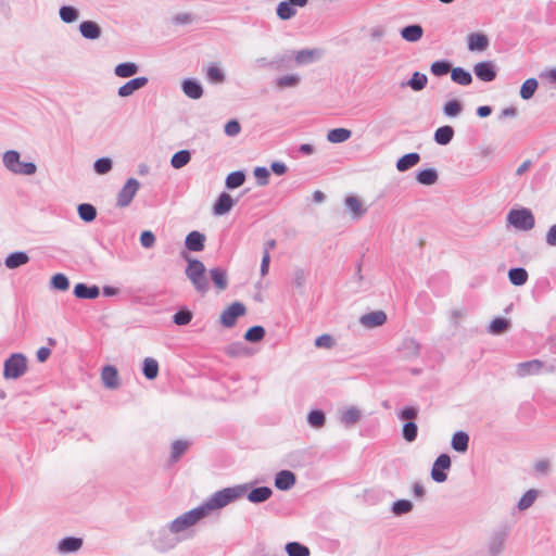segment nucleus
<instances>
[{
    "mask_svg": "<svg viewBox=\"0 0 556 556\" xmlns=\"http://www.w3.org/2000/svg\"><path fill=\"white\" fill-rule=\"evenodd\" d=\"M249 489V483L224 488L213 493L206 501L202 503V506L208 516L213 510L222 509L228 504L243 497Z\"/></svg>",
    "mask_w": 556,
    "mask_h": 556,
    "instance_id": "1",
    "label": "nucleus"
},
{
    "mask_svg": "<svg viewBox=\"0 0 556 556\" xmlns=\"http://www.w3.org/2000/svg\"><path fill=\"white\" fill-rule=\"evenodd\" d=\"M181 257L187 262L185 275L190 280L194 290L204 295L210 290V282L206 277V267L204 263L195 257H191L187 252H181Z\"/></svg>",
    "mask_w": 556,
    "mask_h": 556,
    "instance_id": "2",
    "label": "nucleus"
},
{
    "mask_svg": "<svg viewBox=\"0 0 556 556\" xmlns=\"http://www.w3.org/2000/svg\"><path fill=\"white\" fill-rule=\"evenodd\" d=\"M28 369V359L25 354L15 352L9 355L3 362V378L5 380H17Z\"/></svg>",
    "mask_w": 556,
    "mask_h": 556,
    "instance_id": "3",
    "label": "nucleus"
},
{
    "mask_svg": "<svg viewBox=\"0 0 556 556\" xmlns=\"http://www.w3.org/2000/svg\"><path fill=\"white\" fill-rule=\"evenodd\" d=\"M3 165L13 174L33 176L37 172V165L34 162L21 161V154L16 150H8L2 156Z\"/></svg>",
    "mask_w": 556,
    "mask_h": 556,
    "instance_id": "4",
    "label": "nucleus"
},
{
    "mask_svg": "<svg viewBox=\"0 0 556 556\" xmlns=\"http://www.w3.org/2000/svg\"><path fill=\"white\" fill-rule=\"evenodd\" d=\"M205 517H207V514L201 504L175 518L169 523L170 530L177 533L182 532Z\"/></svg>",
    "mask_w": 556,
    "mask_h": 556,
    "instance_id": "5",
    "label": "nucleus"
},
{
    "mask_svg": "<svg viewBox=\"0 0 556 556\" xmlns=\"http://www.w3.org/2000/svg\"><path fill=\"white\" fill-rule=\"evenodd\" d=\"M507 222L516 229L528 231L533 229L535 219L529 208L510 210L507 214Z\"/></svg>",
    "mask_w": 556,
    "mask_h": 556,
    "instance_id": "6",
    "label": "nucleus"
},
{
    "mask_svg": "<svg viewBox=\"0 0 556 556\" xmlns=\"http://www.w3.org/2000/svg\"><path fill=\"white\" fill-rule=\"evenodd\" d=\"M508 535L509 530L506 526H501L495 529L488 539V554L490 556H500L505 548V543L508 539Z\"/></svg>",
    "mask_w": 556,
    "mask_h": 556,
    "instance_id": "7",
    "label": "nucleus"
},
{
    "mask_svg": "<svg viewBox=\"0 0 556 556\" xmlns=\"http://www.w3.org/2000/svg\"><path fill=\"white\" fill-rule=\"evenodd\" d=\"M245 314V305L240 301H235L222 312L219 323L225 328H232L237 325L238 319Z\"/></svg>",
    "mask_w": 556,
    "mask_h": 556,
    "instance_id": "8",
    "label": "nucleus"
},
{
    "mask_svg": "<svg viewBox=\"0 0 556 556\" xmlns=\"http://www.w3.org/2000/svg\"><path fill=\"white\" fill-rule=\"evenodd\" d=\"M309 275V270H305L303 268H295L292 274V295L294 296L296 304H300V301L305 299Z\"/></svg>",
    "mask_w": 556,
    "mask_h": 556,
    "instance_id": "9",
    "label": "nucleus"
},
{
    "mask_svg": "<svg viewBox=\"0 0 556 556\" xmlns=\"http://www.w3.org/2000/svg\"><path fill=\"white\" fill-rule=\"evenodd\" d=\"M139 188L140 182L136 178L129 177L117 193L116 206L121 208L129 206Z\"/></svg>",
    "mask_w": 556,
    "mask_h": 556,
    "instance_id": "10",
    "label": "nucleus"
},
{
    "mask_svg": "<svg viewBox=\"0 0 556 556\" xmlns=\"http://www.w3.org/2000/svg\"><path fill=\"white\" fill-rule=\"evenodd\" d=\"M175 534H177V532L170 530V525L168 528H161L152 540L154 547L161 552L174 548L178 543V539Z\"/></svg>",
    "mask_w": 556,
    "mask_h": 556,
    "instance_id": "11",
    "label": "nucleus"
},
{
    "mask_svg": "<svg viewBox=\"0 0 556 556\" xmlns=\"http://www.w3.org/2000/svg\"><path fill=\"white\" fill-rule=\"evenodd\" d=\"M451 468V457L447 454H441L432 465L431 478L433 481L442 483L447 479L446 470Z\"/></svg>",
    "mask_w": 556,
    "mask_h": 556,
    "instance_id": "12",
    "label": "nucleus"
},
{
    "mask_svg": "<svg viewBox=\"0 0 556 556\" xmlns=\"http://www.w3.org/2000/svg\"><path fill=\"white\" fill-rule=\"evenodd\" d=\"M237 199H233L226 191L220 192L212 206V214L214 216H224L228 214L237 204Z\"/></svg>",
    "mask_w": 556,
    "mask_h": 556,
    "instance_id": "13",
    "label": "nucleus"
},
{
    "mask_svg": "<svg viewBox=\"0 0 556 556\" xmlns=\"http://www.w3.org/2000/svg\"><path fill=\"white\" fill-rule=\"evenodd\" d=\"M473 73L480 80L490 83L496 78V65L493 61H482L473 66Z\"/></svg>",
    "mask_w": 556,
    "mask_h": 556,
    "instance_id": "14",
    "label": "nucleus"
},
{
    "mask_svg": "<svg viewBox=\"0 0 556 556\" xmlns=\"http://www.w3.org/2000/svg\"><path fill=\"white\" fill-rule=\"evenodd\" d=\"M296 483V476L288 469L279 470L274 478L275 488L279 491H289Z\"/></svg>",
    "mask_w": 556,
    "mask_h": 556,
    "instance_id": "15",
    "label": "nucleus"
},
{
    "mask_svg": "<svg viewBox=\"0 0 556 556\" xmlns=\"http://www.w3.org/2000/svg\"><path fill=\"white\" fill-rule=\"evenodd\" d=\"M181 90L186 97L192 100L202 98L204 93L203 86L198 78L188 77L181 81Z\"/></svg>",
    "mask_w": 556,
    "mask_h": 556,
    "instance_id": "16",
    "label": "nucleus"
},
{
    "mask_svg": "<svg viewBox=\"0 0 556 556\" xmlns=\"http://www.w3.org/2000/svg\"><path fill=\"white\" fill-rule=\"evenodd\" d=\"M149 83V78L146 76H138L129 79L117 89V94L121 98H127L135 91L146 87Z\"/></svg>",
    "mask_w": 556,
    "mask_h": 556,
    "instance_id": "17",
    "label": "nucleus"
},
{
    "mask_svg": "<svg viewBox=\"0 0 556 556\" xmlns=\"http://www.w3.org/2000/svg\"><path fill=\"white\" fill-rule=\"evenodd\" d=\"M73 294L78 300H94L100 295V288L97 285L77 282L74 286Z\"/></svg>",
    "mask_w": 556,
    "mask_h": 556,
    "instance_id": "18",
    "label": "nucleus"
},
{
    "mask_svg": "<svg viewBox=\"0 0 556 556\" xmlns=\"http://www.w3.org/2000/svg\"><path fill=\"white\" fill-rule=\"evenodd\" d=\"M206 236L198 230L190 231L185 238V248L189 252H201L205 249Z\"/></svg>",
    "mask_w": 556,
    "mask_h": 556,
    "instance_id": "19",
    "label": "nucleus"
},
{
    "mask_svg": "<svg viewBox=\"0 0 556 556\" xmlns=\"http://www.w3.org/2000/svg\"><path fill=\"white\" fill-rule=\"evenodd\" d=\"M545 367V364L540 359H531L516 365V375L520 378L538 375Z\"/></svg>",
    "mask_w": 556,
    "mask_h": 556,
    "instance_id": "20",
    "label": "nucleus"
},
{
    "mask_svg": "<svg viewBox=\"0 0 556 556\" xmlns=\"http://www.w3.org/2000/svg\"><path fill=\"white\" fill-rule=\"evenodd\" d=\"M101 380L106 389H117L119 387V375L117 368L114 365H104L101 370Z\"/></svg>",
    "mask_w": 556,
    "mask_h": 556,
    "instance_id": "21",
    "label": "nucleus"
},
{
    "mask_svg": "<svg viewBox=\"0 0 556 556\" xmlns=\"http://www.w3.org/2000/svg\"><path fill=\"white\" fill-rule=\"evenodd\" d=\"M273 495V490L269 486L261 485V486H254L252 488L250 485V489L245 493V496L249 502L253 504H262L269 500Z\"/></svg>",
    "mask_w": 556,
    "mask_h": 556,
    "instance_id": "22",
    "label": "nucleus"
},
{
    "mask_svg": "<svg viewBox=\"0 0 556 556\" xmlns=\"http://www.w3.org/2000/svg\"><path fill=\"white\" fill-rule=\"evenodd\" d=\"M78 29L81 37L88 40H97L102 36L101 26L91 20L80 22Z\"/></svg>",
    "mask_w": 556,
    "mask_h": 556,
    "instance_id": "23",
    "label": "nucleus"
},
{
    "mask_svg": "<svg viewBox=\"0 0 556 556\" xmlns=\"http://www.w3.org/2000/svg\"><path fill=\"white\" fill-rule=\"evenodd\" d=\"M83 544L81 538L68 535L59 541L56 549L60 554H72L78 552Z\"/></svg>",
    "mask_w": 556,
    "mask_h": 556,
    "instance_id": "24",
    "label": "nucleus"
},
{
    "mask_svg": "<svg viewBox=\"0 0 556 556\" xmlns=\"http://www.w3.org/2000/svg\"><path fill=\"white\" fill-rule=\"evenodd\" d=\"M399 352L405 359L417 358L420 352V344L413 338L404 339L399 348Z\"/></svg>",
    "mask_w": 556,
    "mask_h": 556,
    "instance_id": "25",
    "label": "nucleus"
},
{
    "mask_svg": "<svg viewBox=\"0 0 556 556\" xmlns=\"http://www.w3.org/2000/svg\"><path fill=\"white\" fill-rule=\"evenodd\" d=\"M359 321L366 328L379 327L387 321V314L383 311L369 312L364 314Z\"/></svg>",
    "mask_w": 556,
    "mask_h": 556,
    "instance_id": "26",
    "label": "nucleus"
},
{
    "mask_svg": "<svg viewBox=\"0 0 556 556\" xmlns=\"http://www.w3.org/2000/svg\"><path fill=\"white\" fill-rule=\"evenodd\" d=\"M210 278L213 282V286L218 291H224L228 287V276L227 270L220 266L213 267L208 270Z\"/></svg>",
    "mask_w": 556,
    "mask_h": 556,
    "instance_id": "27",
    "label": "nucleus"
},
{
    "mask_svg": "<svg viewBox=\"0 0 556 556\" xmlns=\"http://www.w3.org/2000/svg\"><path fill=\"white\" fill-rule=\"evenodd\" d=\"M346 288L350 293H358L366 290L364 276L362 275V264L357 263L355 273L346 281Z\"/></svg>",
    "mask_w": 556,
    "mask_h": 556,
    "instance_id": "28",
    "label": "nucleus"
},
{
    "mask_svg": "<svg viewBox=\"0 0 556 556\" xmlns=\"http://www.w3.org/2000/svg\"><path fill=\"white\" fill-rule=\"evenodd\" d=\"M225 353L229 357H250L254 350L242 342H232L225 348Z\"/></svg>",
    "mask_w": 556,
    "mask_h": 556,
    "instance_id": "29",
    "label": "nucleus"
},
{
    "mask_svg": "<svg viewBox=\"0 0 556 556\" xmlns=\"http://www.w3.org/2000/svg\"><path fill=\"white\" fill-rule=\"evenodd\" d=\"M29 262V256L25 251H14L7 255L4 265L9 269L18 268Z\"/></svg>",
    "mask_w": 556,
    "mask_h": 556,
    "instance_id": "30",
    "label": "nucleus"
},
{
    "mask_svg": "<svg viewBox=\"0 0 556 556\" xmlns=\"http://www.w3.org/2000/svg\"><path fill=\"white\" fill-rule=\"evenodd\" d=\"M140 71V66L135 62H122L114 67L115 76L119 78L132 77Z\"/></svg>",
    "mask_w": 556,
    "mask_h": 556,
    "instance_id": "31",
    "label": "nucleus"
},
{
    "mask_svg": "<svg viewBox=\"0 0 556 556\" xmlns=\"http://www.w3.org/2000/svg\"><path fill=\"white\" fill-rule=\"evenodd\" d=\"M467 41L470 51H484L489 47L488 37L481 33L469 34Z\"/></svg>",
    "mask_w": 556,
    "mask_h": 556,
    "instance_id": "32",
    "label": "nucleus"
},
{
    "mask_svg": "<svg viewBox=\"0 0 556 556\" xmlns=\"http://www.w3.org/2000/svg\"><path fill=\"white\" fill-rule=\"evenodd\" d=\"M361 418L362 412L355 406H350L341 412L340 421L345 427H352L357 424Z\"/></svg>",
    "mask_w": 556,
    "mask_h": 556,
    "instance_id": "33",
    "label": "nucleus"
},
{
    "mask_svg": "<svg viewBox=\"0 0 556 556\" xmlns=\"http://www.w3.org/2000/svg\"><path fill=\"white\" fill-rule=\"evenodd\" d=\"M205 76L208 83L219 85L226 81L224 70L216 63H211L206 68Z\"/></svg>",
    "mask_w": 556,
    "mask_h": 556,
    "instance_id": "34",
    "label": "nucleus"
},
{
    "mask_svg": "<svg viewBox=\"0 0 556 556\" xmlns=\"http://www.w3.org/2000/svg\"><path fill=\"white\" fill-rule=\"evenodd\" d=\"M451 446L455 452L466 453L469 446V434L465 431H456L451 440Z\"/></svg>",
    "mask_w": 556,
    "mask_h": 556,
    "instance_id": "35",
    "label": "nucleus"
},
{
    "mask_svg": "<svg viewBox=\"0 0 556 556\" xmlns=\"http://www.w3.org/2000/svg\"><path fill=\"white\" fill-rule=\"evenodd\" d=\"M192 318L193 312L187 305H181L172 316V323L177 326H187L191 323Z\"/></svg>",
    "mask_w": 556,
    "mask_h": 556,
    "instance_id": "36",
    "label": "nucleus"
},
{
    "mask_svg": "<svg viewBox=\"0 0 556 556\" xmlns=\"http://www.w3.org/2000/svg\"><path fill=\"white\" fill-rule=\"evenodd\" d=\"M247 175L242 169L233 170L226 176L225 187L228 190H235L241 187L245 181Z\"/></svg>",
    "mask_w": 556,
    "mask_h": 556,
    "instance_id": "37",
    "label": "nucleus"
},
{
    "mask_svg": "<svg viewBox=\"0 0 556 556\" xmlns=\"http://www.w3.org/2000/svg\"><path fill=\"white\" fill-rule=\"evenodd\" d=\"M159 363L153 357H146L142 362L141 371L147 380H154L159 376Z\"/></svg>",
    "mask_w": 556,
    "mask_h": 556,
    "instance_id": "38",
    "label": "nucleus"
},
{
    "mask_svg": "<svg viewBox=\"0 0 556 556\" xmlns=\"http://www.w3.org/2000/svg\"><path fill=\"white\" fill-rule=\"evenodd\" d=\"M424 29L419 24H412L401 29V36L408 42H416L421 39Z\"/></svg>",
    "mask_w": 556,
    "mask_h": 556,
    "instance_id": "39",
    "label": "nucleus"
},
{
    "mask_svg": "<svg viewBox=\"0 0 556 556\" xmlns=\"http://www.w3.org/2000/svg\"><path fill=\"white\" fill-rule=\"evenodd\" d=\"M420 161V155L417 152H410L401 156L396 162V169L399 172H406L417 165Z\"/></svg>",
    "mask_w": 556,
    "mask_h": 556,
    "instance_id": "40",
    "label": "nucleus"
},
{
    "mask_svg": "<svg viewBox=\"0 0 556 556\" xmlns=\"http://www.w3.org/2000/svg\"><path fill=\"white\" fill-rule=\"evenodd\" d=\"M345 206L352 213L353 219H359L366 213V208L363 207L359 199L354 195L346 197Z\"/></svg>",
    "mask_w": 556,
    "mask_h": 556,
    "instance_id": "41",
    "label": "nucleus"
},
{
    "mask_svg": "<svg viewBox=\"0 0 556 556\" xmlns=\"http://www.w3.org/2000/svg\"><path fill=\"white\" fill-rule=\"evenodd\" d=\"M79 10L71 4L61 5L59 9V15L63 23L72 24L79 18Z\"/></svg>",
    "mask_w": 556,
    "mask_h": 556,
    "instance_id": "42",
    "label": "nucleus"
},
{
    "mask_svg": "<svg viewBox=\"0 0 556 556\" xmlns=\"http://www.w3.org/2000/svg\"><path fill=\"white\" fill-rule=\"evenodd\" d=\"M78 217L85 223H92L98 215L97 208L91 203H80L77 205Z\"/></svg>",
    "mask_w": 556,
    "mask_h": 556,
    "instance_id": "43",
    "label": "nucleus"
},
{
    "mask_svg": "<svg viewBox=\"0 0 556 556\" xmlns=\"http://www.w3.org/2000/svg\"><path fill=\"white\" fill-rule=\"evenodd\" d=\"M190 447V442L186 440H176L172 443L169 462L177 463Z\"/></svg>",
    "mask_w": 556,
    "mask_h": 556,
    "instance_id": "44",
    "label": "nucleus"
},
{
    "mask_svg": "<svg viewBox=\"0 0 556 556\" xmlns=\"http://www.w3.org/2000/svg\"><path fill=\"white\" fill-rule=\"evenodd\" d=\"M454 137V128L448 125H444L439 127L434 131V141L440 146H446L448 144Z\"/></svg>",
    "mask_w": 556,
    "mask_h": 556,
    "instance_id": "45",
    "label": "nucleus"
},
{
    "mask_svg": "<svg viewBox=\"0 0 556 556\" xmlns=\"http://www.w3.org/2000/svg\"><path fill=\"white\" fill-rule=\"evenodd\" d=\"M191 151L184 149L175 152L170 157V166L175 169L185 167L191 161Z\"/></svg>",
    "mask_w": 556,
    "mask_h": 556,
    "instance_id": "46",
    "label": "nucleus"
},
{
    "mask_svg": "<svg viewBox=\"0 0 556 556\" xmlns=\"http://www.w3.org/2000/svg\"><path fill=\"white\" fill-rule=\"evenodd\" d=\"M276 14L281 21H289L296 14V9L289 0H282L277 4Z\"/></svg>",
    "mask_w": 556,
    "mask_h": 556,
    "instance_id": "47",
    "label": "nucleus"
},
{
    "mask_svg": "<svg viewBox=\"0 0 556 556\" xmlns=\"http://www.w3.org/2000/svg\"><path fill=\"white\" fill-rule=\"evenodd\" d=\"M266 336V330L261 325H254L248 328V330L243 334V339L250 343H258Z\"/></svg>",
    "mask_w": 556,
    "mask_h": 556,
    "instance_id": "48",
    "label": "nucleus"
},
{
    "mask_svg": "<svg viewBox=\"0 0 556 556\" xmlns=\"http://www.w3.org/2000/svg\"><path fill=\"white\" fill-rule=\"evenodd\" d=\"M71 287L68 277L63 273H56L50 278V288L55 291H67Z\"/></svg>",
    "mask_w": 556,
    "mask_h": 556,
    "instance_id": "49",
    "label": "nucleus"
},
{
    "mask_svg": "<svg viewBox=\"0 0 556 556\" xmlns=\"http://www.w3.org/2000/svg\"><path fill=\"white\" fill-rule=\"evenodd\" d=\"M285 551L288 556H309L311 549L308 546L298 542L291 541L285 545Z\"/></svg>",
    "mask_w": 556,
    "mask_h": 556,
    "instance_id": "50",
    "label": "nucleus"
},
{
    "mask_svg": "<svg viewBox=\"0 0 556 556\" xmlns=\"http://www.w3.org/2000/svg\"><path fill=\"white\" fill-rule=\"evenodd\" d=\"M438 172L434 168H425L416 174V180L424 186H432L438 181Z\"/></svg>",
    "mask_w": 556,
    "mask_h": 556,
    "instance_id": "51",
    "label": "nucleus"
},
{
    "mask_svg": "<svg viewBox=\"0 0 556 556\" xmlns=\"http://www.w3.org/2000/svg\"><path fill=\"white\" fill-rule=\"evenodd\" d=\"M451 78L455 84H458L460 86H468L472 83V76L470 72L463 67L452 68Z\"/></svg>",
    "mask_w": 556,
    "mask_h": 556,
    "instance_id": "52",
    "label": "nucleus"
},
{
    "mask_svg": "<svg viewBox=\"0 0 556 556\" xmlns=\"http://www.w3.org/2000/svg\"><path fill=\"white\" fill-rule=\"evenodd\" d=\"M508 279L511 285L520 287L528 280V273L522 267H515L508 270Z\"/></svg>",
    "mask_w": 556,
    "mask_h": 556,
    "instance_id": "53",
    "label": "nucleus"
},
{
    "mask_svg": "<svg viewBox=\"0 0 556 556\" xmlns=\"http://www.w3.org/2000/svg\"><path fill=\"white\" fill-rule=\"evenodd\" d=\"M301 81V77L298 74H287L280 77H277L275 80L276 87L278 89L293 88L296 87Z\"/></svg>",
    "mask_w": 556,
    "mask_h": 556,
    "instance_id": "54",
    "label": "nucleus"
},
{
    "mask_svg": "<svg viewBox=\"0 0 556 556\" xmlns=\"http://www.w3.org/2000/svg\"><path fill=\"white\" fill-rule=\"evenodd\" d=\"M427 83L428 77L425 74L415 72L404 85L410 87L414 91H420L426 88Z\"/></svg>",
    "mask_w": 556,
    "mask_h": 556,
    "instance_id": "55",
    "label": "nucleus"
},
{
    "mask_svg": "<svg viewBox=\"0 0 556 556\" xmlns=\"http://www.w3.org/2000/svg\"><path fill=\"white\" fill-rule=\"evenodd\" d=\"M351 130L346 128H334L328 131L327 139L332 143H341L351 137Z\"/></svg>",
    "mask_w": 556,
    "mask_h": 556,
    "instance_id": "56",
    "label": "nucleus"
},
{
    "mask_svg": "<svg viewBox=\"0 0 556 556\" xmlns=\"http://www.w3.org/2000/svg\"><path fill=\"white\" fill-rule=\"evenodd\" d=\"M113 168V160L109 156H102L94 161L93 170L98 175H105Z\"/></svg>",
    "mask_w": 556,
    "mask_h": 556,
    "instance_id": "57",
    "label": "nucleus"
},
{
    "mask_svg": "<svg viewBox=\"0 0 556 556\" xmlns=\"http://www.w3.org/2000/svg\"><path fill=\"white\" fill-rule=\"evenodd\" d=\"M293 62V51H289L283 53L280 56H277L273 61L268 62V66H271L276 70L289 68L291 63Z\"/></svg>",
    "mask_w": 556,
    "mask_h": 556,
    "instance_id": "58",
    "label": "nucleus"
},
{
    "mask_svg": "<svg viewBox=\"0 0 556 556\" xmlns=\"http://www.w3.org/2000/svg\"><path fill=\"white\" fill-rule=\"evenodd\" d=\"M452 71V64L447 60H439L431 64L430 72L437 77L444 76Z\"/></svg>",
    "mask_w": 556,
    "mask_h": 556,
    "instance_id": "59",
    "label": "nucleus"
},
{
    "mask_svg": "<svg viewBox=\"0 0 556 556\" xmlns=\"http://www.w3.org/2000/svg\"><path fill=\"white\" fill-rule=\"evenodd\" d=\"M413 503L409 500H397L392 504L391 511L395 516H402L413 510Z\"/></svg>",
    "mask_w": 556,
    "mask_h": 556,
    "instance_id": "60",
    "label": "nucleus"
},
{
    "mask_svg": "<svg viewBox=\"0 0 556 556\" xmlns=\"http://www.w3.org/2000/svg\"><path fill=\"white\" fill-rule=\"evenodd\" d=\"M538 80L535 78H528L520 88V97L523 100H529L533 97L538 89Z\"/></svg>",
    "mask_w": 556,
    "mask_h": 556,
    "instance_id": "61",
    "label": "nucleus"
},
{
    "mask_svg": "<svg viewBox=\"0 0 556 556\" xmlns=\"http://www.w3.org/2000/svg\"><path fill=\"white\" fill-rule=\"evenodd\" d=\"M509 326H510V323L508 319L503 318V317H497L491 321V324L489 326V331L493 334H501V333L507 331Z\"/></svg>",
    "mask_w": 556,
    "mask_h": 556,
    "instance_id": "62",
    "label": "nucleus"
},
{
    "mask_svg": "<svg viewBox=\"0 0 556 556\" xmlns=\"http://www.w3.org/2000/svg\"><path fill=\"white\" fill-rule=\"evenodd\" d=\"M463 111V104L460 101L453 99L447 101L443 106V113L447 117H456Z\"/></svg>",
    "mask_w": 556,
    "mask_h": 556,
    "instance_id": "63",
    "label": "nucleus"
},
{
    "mask_svg": "<svg viewBox=\"0 0 556 556\" xmlns=\"http://www.w3.org/2000/svg\"><path fill=\"white\" fill-rule=\"evenodd\" d=\"M538 496L536 490H528L519 500L517 507L519 510H526L531 507Z\"/></svg>",
    "mask_w": 556,
    "mask_h": 556,
    "instance_id": "64",
    "label": "nucleus"
}]
</instances>
